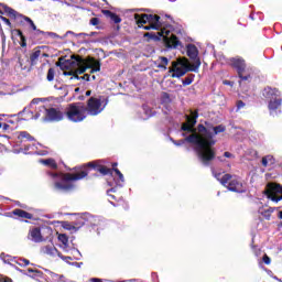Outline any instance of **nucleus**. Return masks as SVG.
<instances>
[{
    "mask_svg": "<svg viewBox=\"0 0 282 282\" xmlns=\"http://www.w3.org/2000/svg\"><path fill=\"white\" fill-rule=\"evenodd\" d=\"M197 118H199V113L197 111H191V115L186 116L187 122L182 124L181 131L192 133L186 137V142L194 144V151L202 165L210 166V162L215 160V150L212 147H214L217 141L215 140V134H213L210 128H206L204 124H198L197 130L195 129Z\"/></svg>",
    "mask_w": 282,
    "mask_h": 282,
    "instance_id": "1",
    "label": "nucleus"
},
{
    "mask_svg": "<svg viewBox=\"0 0 282 282\" xmlns=\"http://www.w3.org/2000/svg\"><path fill=\"white\" fill-rule=\"evenodd\" d=\"M63 72L68 69V72H85L90 69V72H100V59L91 56L83 57L82 55L73 54L70 58L59 57L56 63Z\"/></svg>",
    "mask_w": 282,
    "mask_h": 282,
    "instance_id": "2",
    "label": "nucleus"
},
{
    "mask_svg": "<svg viewBox=\"0 0 282 282\" xmlns=\"http://www.w3.org/2000/svg\"><path fill=\"white\" fill-rule=\"evenodd\" d=\"M187 56L178 57L176 61L172 62V67L169 72H197L202 65V59H199V51L195 44L187 45Z\"/></svg>",
    "mask_w": 282,
    "mask_h": 282,
    "instance_id": "3",
    "label": "nucleus"
},
{
    "mask_svg": "<svg viewBox=\"0 0 282 282\" xmlns=\"http://www.w3.org/2000/svg\"><path fill=\"white\" fill-rule=\"evenodd\" d=\"M48 175L53 180L54 188L57 191V193H69V191H74L75 188L74 182H78V180H85V177L88 175V172L85 170L75 174L48 172Z\"/></svg>",
    "mask_w": 282,
    "mask_h": 282,
    "instance_id": "4",
    "label": "nucleus"
},
{
    "mask_svg": "<svg viewBox=\"0 0 282 282\" xmlns=\"http://www.w3.org/2000/svg\"><path fill=\"white\" fill-rule=\"evenodd\" d=\"M28 113L30 120H39L42 116L44 122H61L65 118V110L61 107L46 108L45 106H39L35 115L32 110H29Z\"/></svg>",
    "mask_w": 282,
    "mask_h": 282,
    "instance_id": "5",
    "label": "nucleus"
},
{
    "mask_svg": "<svg viewBox=\"0 0 282 282\" xmlns=\"http://www.w3.org/2000/svg\"><path fill=\"white\" fill-rule=\"evenodd\" d=\"M64 118L69 122H83L87 118V106L83 102L69 104L64 110Z\"/></svg>",
    "mask_w": 282,
    "mask_h": 282,
    "instance_id": "6",
    "label": "nucleus"
},
{
    "mask_svg": "<svg viewBox=\"0 0 282 282\" xmlns=\"http://www.w3.org/2000/svg\"><path fill=\"white\" fill-rule=\"evenodd\" d=\"M214 176L216 180H218V182H220L223 186L228 184V191H231L232 193H246V187H243V183L238 176H232L230 174L221 175V173L214 174Z\"/></svg>",
    "mask_w": 282,
    "mask_h": 282,
    "instance_id": "7",
    "label": "nucleus"
},
{
    "mask_svg": "<svg viewBox=\"0 0 282 282\" xmlns=\"http://www.w3.org/2000/svg\"><path fill=\"white\" fill-rule=\"evenodd\" d=\"M85 224L91 226L93 228H97V230H102V228L107 226L105 219L98 216H91V214L89 213L79 215L77 220L75 221V226H77V228H80V226H85Z\"/></svg>",
    "mask_w": 282,
    "mask_h": 282,
    "instance_id": "8",
    "label": "nucleus"
},
{
    "mask_svg": "<svg viewBox=\"0 0 282 282\" xmlns=\"http://www.w3.org/2000/svg\"><path fill=\"white\" fill-rule=\"evenodd\" d=\"M109 100L102 97H90L87 101L86 113L87 116H98L105 111Z\"/></svg>",
    "mask_w": 282,
    "mask_h": 282,
    "instance_id": "9",
    "label": "nucleus"
},
{
    "mask_svg": "<svg viewBox=\"0 0 282 282\" xmlns=\"http://www.w3.org/2000/svg\"><path fill=\"white\" fill-rule=\"evenodd\" d=\"M0 8H2L9 19H13V21H19V23H23V21H26V23L30 24L32 30H34L35 34L39 36V29H36V24H34V21H32L29 17L19 13L17 10L8 7V4L3 2H0Z\"/></svg>",
    "mask_w": 282,
    "mask_h": 282,
    "instance_id": "10",
    "label": "nucleus"
},
{
    "mask_svg": "<svg viewBox=\"0 0 282 282\" xmlns=\"http://www.w3.org/2000/svg\"><path fill=\"white\" fill-rule=\"evenodd\" d=\"M160 19L161 18L158 14H134V20L137 21L138 28H142V25H147V23H149L150 25H159V30H161L162 23L160 22Z\"/></svg>",
    "mask_w": 282,
    "mask_h": 282,
    "instance_id": "11",
    "label": "nucleus"
},
{
    "mask_svg": "<svg viewBox=\"0 0 282 282\" xmlns=\"http://www.w3.org/2000/svg\"><path fill=\"white\" fill-rule=\"evenodd\" d=\"M61 76L62 78H67V76H70V80H83L84 83L96 80V75L85 74V72H78V73L63 72Z\"/></svg>",
    "mask_w": 282,
    "mask_h": 282,
    "instance_id": "12",
    "label": "nucleus"
},
{
    "mask_svg": "<svg viewBox=\"0 0 282 282\" xmlns=\"http://www.w3.org/2000/svg\"><path fill=\"white\" fill-rule=\"evenodd\" d=\"M264 194L267 195L268 199L279 204L282 202V185L281 184H273L270 189L265 191Z\"/></svg>",
    "mask_w": 282,
    "mask_h": 282,
    "instance_id": "13",
    "label": "nucleus"
},
{
    "mask_svg": "<svg viewBox=\"0 0 282 282\" xmlns=\"http://www.w3.org/2000/svg\"><path fill=\"white\" fill-rule=\"evenodd\" d=\"M164 34L163 35V43L165 44V47L171 48V50H176V47H180L182 45V42L175 34H171V31H165L164 29ZM171 36L169 37V35Z\"/></svg>",
    "mask_w": 282,
    "mask_h": 282,
    "instance_id": "14",
    "label": "nucleus"
},
{
    "mask_svg": "<svg viewBox=\"0 0 282 282\" xmlns=\"http://www.w3.org/2000/svg\"><path fill=\"white\" fill-rule=\"evenodd\" d=\"M281 105H282L281 96L268 101V109H269L270 116H272L273 118H276V116H280Z\"/></svg>",
    "mask_w": 282,
    "mask_h": 282,
    "instance_id": "15",
    "label": "nucleus"
},
{
    "mask_svg": "<svg viewBox=\"0 0 282 282\" xmlns=\"http://www.w3.org/2000/svg\"><path fill=\"white\" fill-rule=\"evenodd\" d=\"M229 65L232 69H236V72H246V69H248V64L241 56L231 57L229 59Z\"/></svg>",
    "mask_w": 282,
    "mask_h": 282,
    "instance_id": "16",
    "label": "nucleus"
},
{
    "mask_svg": "<svg viewBox=\"0 0 282 282\" xmlns=\"http://www.w3.org/2000/svg\"><path fill=\"white\" fill-rule=\"evenodd\" d=\"M262 96L265 100H268V102H270V100H274V98H280L281 93L279 91L278 88L267 86L262 90Z\"/></svg>",
    "mask_w": 282,
    "mask_h": 282,
    "instance_id": "17",
    "label": "nucleus"
},
{
    "mask_svg": "<svg viewBox=\"0 0 282 282\" xmlns=\"http://www.w3.org/2000/svg\"><path fill=\"white\" fill-rule=\"evenodd\" d=\"M28 237L31 241H34V243H41V241H43V236L39 227L31 229Z\"/></svg>",
    "mask_w": 282,
    "mask_h": 282,
    "instance_id": "18",
    "label": "nucleus"
},
{
    "mask_svg": "<svg viewBox=\"0 0 282 282\" xmlns=\"http://www.w3.org/2000/svg\"><path fill=\"white\" fill-rule=\"evenodd\" d=\"M42 252L43 254H47L48 257H59L61 252L58 251V249H56V247H54V245H47L45 247L42 248Z\"/></svg>",
    "mask_w": 282,
    "mask_h": 282,
    "instance_id": "19",
    "label": "nucleus"
},
{
    "mask_svg": "<svg viewBox=\"0 0 282 282\" xmlns=\"http://www.w3.org/2000/svg\"><path fill=\"white\" fill-rule=\"evenodd\" d=\"M173 100L171 99V96L167 93L161 94V105L166 109V111H171V104Z\"/></svg>",
    "mask_w": 282,
    "mask_h": 282,
    "instance_id": "20",
    "label": "nucleus"
},
{
    "mask_svg": "<svg viewBox=\"0 0 282 282\" xmlns=\"http://www.w3.org/2000/svg\"><path fill=\"white\" fill-rule=\"evenodd\" d=\"M102 14H105V17H107L108 19H110V21H112V23H122V18H120V15H118V13H113L109 10H102Z\"/></svg>",
    "mask_w": 282,
    "mask_h": 282,
    "instance_id": "21",
    "label": "nucleus"
},
{
    "mask_svg": "<svg viewBox=\"0 0 282 282\" xmlns=\"http://www.w3.org/2000/svg\"><path fill=\"white\" fill-rule=\"evenodd\" d=\"M161 36H164V29L158 32V34L153 32H147L143 34V39H148V41H160Z\"/></svg>",
    "mask_w": 282,
    "mask_h": 282,
    "instance_id": "22",
    "label": "nucleus"
},
{
    "mask_svg": "<svg viewBox=\"0 0 282 282\" xmlns=\"http://www.w3.org/2000/svg\"><path fill=\"white\" fill-rule=\"evenodd\" d=\"M113 173L118 176V178L115 180L116 186L122 188L124 186V175L118 169H113Z\"/></svg>",
    "mask_w": 282,
    "mask_h": 282,
    "instance_id": "23",
    "label": "nucleus"
},
{
    "mask_svg": "<svg viewBox=\"0 0 282 282\" xmlns=\"http://www.w3.org/2000/svg\"><path fill=\"white\" fill-rule=\"evenodd\" d=\"M142 110L144 113V117H141L142 120H149V118H153V116H155V111H153L149 105H143Z\"/></svg>",
    "mask_w": 282,
    "mask_h": 282,
    "instance_id": "24",
    "label": "nucleus"
},
{
    "mask_svg": "<svg viewBox=\"0 0 282 282\" xmlns=\"http://www.w3.org/2000/svg\"><path fill=\"white\" fill-rule=\"evenodd\" d=\"M274 156L273 155H265V156H263L262 158V160H261V164H262V166H264V167H268V166H274Z\"/></svg>",
    "mask_w": 282,
    "mask_h": 282,
    "instance_id": "25",
    "label": "nucleus"
},
{
    "mask_svg": "<svg viewBox=\"0 0 282 282\" xmlns=\"http://www.w3.org/2000/svg\"><path fill=\"white\" fill-rule=\"evenodd\" d=\"M12 213L17 217H21L22 219H32V214H30L23 209H14Z\"/></svg>",
    "mask_w": 282,
    "mask_h": 282,
    "instance_id": "26",
    "label": "nucleus"
},
{
    "mask_svg": "<svg viewBox=\"0 0 282 282\" xmlns=\"http://www.w3.org/2000/svg\"><path fill=\"white\" fill-rule=\"evenodd\" d=\"M40 164H44V166H48V169H57L58 166L54 159H42L40 160Z\"/></svg>",
    "mask_w": 282,
    "mask_h": 282,
    "instance_id": "27",
    "label": "nucleus"
},
{
    "mask_svg": "<svg viewBox=\"0 0 282 282\" xmlns=\"http://www.w3.org/2000/svg\"><path fill=\"white\" fill-rule=\"evenodd\" d=\"M20 272H22V274H26V276H39L41 274V271L36 269H28L26 271L20 270Z\"/></svg>",
    "mask_w": 282,
    "mask_h": 282,
    "instance_id": "28",
    "label": "nucleus"
},
{
    "mask_svg": "<svg viewBox=\"0 0 282 282\" xmlns=\"http://www.w3.org/2000/svg\"><path fill=\"white\" fill-rule=\"evenodd\" d=\"M210 131L213 135H218V133H224V131H226V126L219 124V126L213 127L210 128Z\"/></svg>",
    "mask_w": 282,
    "mask_h": 282,
    "instance_id": "29",
    "label": "nucleus"
},
{
    "mask_svg": "<svg viewBox=\"0 0 282 282\" xmlns=\"http://www.w3.org/2000/svg\"><path fill=\"white\" fill-rule=\"evenodd\" d=\"M50 278L53 281H56V282H67V280L65 279V275H59V274L54 273V272H50Z\"/></svg>",
    "mask_w": 282,
    "mask_h": 282,
    "instance_id": "30",
    "label": "nucleus"
},
{
    "mask_svg": "<svg viewBox=\"0 0 282 282\" xmlns=\"http://www.w3.org/2000/svg\"><path fill=\"white\" fill-rule=\"evenodd\" d=\"M0 259L3 261V263H9L10 265L12 263H14V258L12 256H8L6 253H1Z\"/></svg>",
    "mask_w": 282,
    "mask_h": 282,
    "instance_id": "31",
    "label": "nucleus"
},
{
    "mask_svg": "<svg viewBox=\"0 0 282 282\" xmlns=\"http://www.w3.org/2000/svg\"><path fill=\"white\" fill-rule=\"evenodd\" d=\"M19 139H20V140L25 139V140H28L29 142H33L34 137H32V135H31L29 132H26V131H22V132H20V134H19Z\"/></svg>",
    "mask_w": 282,
    "mask_h": 282,
    "instance_id": "32",
    "label": "nucleus"
},
{
    "mask_svg": "<svg viewBox=\"0 0 282 282\" xmlns=\"http://www.w3.org/2000/svg\"><path fill=\"white\" fill-rule=\"evenodd\" d=\"M70 254L75 261H80L83 259V253L78 249H70Z\"/></svg>",
    "mask_w": 282,
    "mask_h": 282,
    "instance_id": "33",
    "label": "nucleus"
},
{
    "mask_svg": "<svg viewBox=\"0 0 282 282\" xmlns=\"http://www.w3.org/2000/svg\"><path fill=\"white\" fill-rule=\"evenodd\" d=\"M37 35H41V36H51V39H58V34L54 33V32H45V31H41V30H37Z\"/></svg>",
    "mask_w": 282,
    "mask_h": 282,
    "instance_id": "34",
    "label": "nucleus"
},
{
    "mask_svg": "<svg viewBox=\"0 0 282 282\" xmlns=\"http://www.w3.org/2000/svg\"><path fill=\"white\" fill-rule=\"evenodd\" d=\"M97 171L101 173V175H113V169L101 166V167H98Z\"/></svg>",
    "mask_w": 282,
    "mask_h": 282,
    "instance_id": "35",
    "label": "nucleus"
},
{
    "mask_svg": "<svg viewBox=\"0 0 282 282\" xmlns=\"http://www.w3.org/2000/svg\"><path fill=\"white\" fill-rule=\"evenodd\" d=\"M14 263H18V265H30V260L25 258H13Z\"/></svg>",
    "mask_w": 282,
    "mask_h": 282,
    "instance_id": "36",
    "label": "nucleus"
},
{
    "mask_svg": "<svg viewBox=\"0 0 282 282\" xmlns=\"http://www.w3.org/2000/svg\"><path fill=\"white\" fill-rule=\"evenodd\" d=\"M41 56V50H35L31 55H30V61L31 63H34L39 61V57Z\"/></svg>",
    "mask_w": 282,
    "mask_h": 282,
    "instance_id": "37",
    "label": "nucleus"
},
{
    "mask_svg": "<svg viewBox=\"0 0 282 282\" xmlns=\"http://www.w3.org/2000/svg\"><path fill=\"white\" fill-rule=\"evenodd\" d=\"M58 241H61V243H63L62 246H67L69 243V238L67 237V235L61 234L58 236Z\"/></svg>",
    "mask_w": 282,
    "mask_h": 282,
    "instance_id": "38",
    "label": "nucleus"
},
{
    "mask_svg": "<svg viewBox=\"0 0 282 282\" xmlns=\"http://www.w3.org/2000/svg\"><path fill=\"white\" fill-rule=\"evenodd\" d=\"M45 100H47L46 98H34L32 99L31 104H30V109H34V105H39V102H45Z\"/></svg>",
    "mask_w": 282,
    "mask_h": 282,
    "instance_id": "39",
    "label": "nucleus"
},
{
    "mask_svg": "<svg viewBox=\"0 0 282 282\" xmlns=\"http://www.w3.org/2000/svg\"><path fill=\"white\" fill-rule=\"evenodd\" d=\"M141 25V28H143V30H147V31H149V30H160V25H156V24H149V25H145L144 26V24H140Z\"/></svg>",
    "mask_w": 282,
    "mask_h": 282,
    "instance_id": "40",
    "label": "nucleus"
},
{
    "mask_svg": "<svg viewBox=\"0 0 282 282\" xmlns=\"http://www.w3.org/2000/svg\"><path fill=\"white\" fill-rule=\"evenodd\" d=\"M59 259H62V261H65V263H69L72 264L69 261H73L74 258L69 257V256H63V253H59Z\"/></svg>",
    "mask_w": 282,
    "mask_h": 282,
    "instance_id": "41",
    "label": "nucleus"
},
{
    "mask_svg": "<svg viewBox=\"0 0 282 282\" xmlns=\"http://www.w3.org/2000/svg\"><path fill=\"white\" fill-rule=\"evenodd\" d=\"M166 65H169V58L161 57V64L159 65V67L166 69Z\"/></svg>",
    "mask_w": 282,
    "mask_h": 282,
    "instance_id": "42",
    "label": "nucleus"
},
{
    "mask_svg": "<svg viewBox=\"0 0 282 282\" xmlns=\"http://www.w3.org/2000/svg\"><path fill=\"white\" fill-rule=\"evenodd\" d=\"M236 111H241V109H243V107H246V102H243L242 100H238L236 104Z\"/></svg>",
    "mask_w": 282,
    "mask_h": 282,
    "instance_id": "43",
    "label": "nucleus"
},
{
    "mask_svg": "<svg viewBox=\"0 0 282 282\" xmlns=\"http://www.w3.org/2000/svg\"><path fill=\"white\" fill-rule=\"evenodd\" d=\"M258 213H260V215H262V217H264V219L270 220L271 214H269L267 212V209H264V210L259 209Z\"/></svg>",
    "mask_w": 282,
    "mask_h": 282,
    "instance_id": "44",
    "label": "nucleus"
},
{
    "mask_svg": "<svg viewBox=\"0 0 282 282\" xmlns=\"http://www.w3.org/2000/svg\"><path fill=\"white\" fill-rule=\"evenodd\" d=\"M171 141L173 142V144H175V147H182L185 142H188V141H186V138L183 140H180V141H175V140L171 139Z\"/></svg>",
    "mask_w": 282,
    "mask_h": 282,
    "instance_id": "45",
    "label": "nucleus"
},
{
    "mask_svg": "<svg viewBox=\"0 0 282 282\" xmlns=\"http://www.w3.org/2000/svg\"><path fill=\"white\" fill-rule=\"evenodd\" d=\"M69 34H72L73 36H87V34L86 33H74L73 31H67L66 33H65V36H69Z\"/></svg>",
    "mask_w": 282,
    "mask_h": 282,
    "instance_id": "46",
    "label": "nucleus"
},
{
    "mask_svg": "<svg viewBox=\"0 0 282 282\" xmlns=\"http://www.w3.org/2000/svg\"><path fill=\"white\" fill-rule=\"evenodd\" d=\"M193 75H189L188 77H186L185 79H183V85H191V83H193Z\"/></svg>",
    "mask_w": 282,
    "mask_h": 282,
    "instance_id": "47",
    "label": "nucleus"
},
{
    "mask_svg": "<svg viewBox=\"0 0 282 282\" xmlns=\"http://www.w3.org/2000/svg\"><path fill=\"white\" fill-rule=\"evenodd\" d=\"M238 76H239L240 80H249V78H250V76L246 75V73H243V72H239Z\"/></svg>",
    "mask_w": 282,
    "mask_h": 282,
    "instance_id": "48",
    "label": "nucleus"
},
{
    "mask_svg": "<svg viewBox=\"0 0 282 282\" xmlns=\"http://www.w3.org/2000/svg\"><path fill=\"white\" fill-rule=\"evenodd\" d=\"M56 76V73L54 72H48L47 76H46V80H48V83H52V80H54V77Z\"/></svg>",
    "mask_w": 282,
    "mask_h": 282,
    "instance_id": "49",
    "label": "nucleus"
},
{
    "mask_svg": "<svg viewBox=\"0 0 282 282\" xmlns=\"http://www.w3.org/2000/svg\"><path fill=\"white\" fill-rule=\"evenodd\" d=\"M185 75H186V72L172 73L173 78H182V76H185Z\"/></svg>",
    "mask_w": 282,
    "mask_h": 282,
    "instance_id": "50",
    "label": "nucleus"
},
{
    "mask_svg": "<svg viewBox=\"0 0 282 282\" xmlns=\"http://www.w3.org/2000/svg\"><path fill=\"white\" fill-rule=\"evenodd\" d=\"M62 250L66 252V254H72V249H69V245H62Z\"/></svg>",
    "mask_w": 282,
    "mask_h": 282,
    "instance_id": "51",
    "label": "nucleus"
},
{
    "mask_svg": "<svg viewBox=\"0 0 282 282\" xmlns=\"http://www.w3.org/2000/svg\"><path fill=\"white\" fill-rule=\"evenodd\" d=\"M20 41H21L20 43L21 47H28V40L25 39V35H22L20 37Z\"/></svg>",
    "mask_w": 282,
    "mask_h": 282,
    "instance_id": "52",
    "label": "nucleus"
},
{
    "mask_svg": "<svg viewBox=\"0 0 282 282\" xmlns=\"http://www.w3.org/2000/svg\"><path fill=\"white\" fill-rule=\"evenodd\" d=\"M90 25H94V26L100 25V19H98V18H91V19H90Z\"/></svg>",
    "mask_w": 282,
    "mask_h": 282,
    "instance_id": "53",
    "label": "nucleus"
},
{
    "mask_svg": "<svg viewBox=\"0 0 282 282\" xmlns=\"http://www.w3.org/2000/svg\"><path fill=\"white\" fill-rule=\"evenodd\" d=\"M1 21L8 25V28H12V22H10V19L6 17H0Z\"/></svg>",
    "mask_w": 282,
    "mask_h": 282,
    "instance_id": "54",
    "label": "nucleus"
},
{
    "mask_svg": "<svg viewBox=\"0 0 282 282\" xmlns=\"http://www.w3.org/2000/svg\"><path fill=\"white\" fill-rule=\"evenodd\" d=\"M262 261L263 263H265V265H270L272 260L270 259V257H268V254H264Z\"/></svg>",
    "mask_w": 282,
    "mask_h": 282,
    "instance_id": "55",
    "label": "nucleus"
},
{
    "mask_svg": "<svg viewBox=\"0 0 282 282\" xmlns=\"http://www.w3.org/2000/svg\"><path fill=\"white\" fill-rule=\"evenodd\" d=\"M13 32H15V34L18 36H20V39L23 36V31L22 30L15 29Z\"/></svg>",
    "mask_w": 282,
    "mask_h": 282,
    "instance_id": "56",
    "label": "nucleus"
},
{
    "mask_svg": "<svg viewBox=\"0 0 282 282\" xmlns=\"http://www.w3.org/2000/svg\"><path fill=\"white\" fill-rule=\"evenodd\" d=\"M224 156L225 158H235V155L232 153H230V152H225Z\"/></svg>",
    "mask_w": 282,
    "mask_h": 282,
    "instance_id": "57",
    "label": "nucleus"
},
{
    "mask_svg": "<svg viewBox=\"0 0 282 282\" xmlns=\"http://www.w3.org/2000/svg\"><path fill=\"white\" fill-rule=\"evenodd\" d=\"M265 210H267V213H269L270 215H272V213H274V210H276V208L270 207V208H268V209H265Z\"/></svg>",
    "mask_w": 282,
    "mask_h": 282,
    "instance_id": "58",
    "label": "nucleus"
},
{
    "mask_svg": "<svg viewBox=\"0 0 282 282\" xmlns=\"http://www.w3.org/2000/svg\"><path fill=\"white\" fill-rule=\"evenodd\" d=\"M223 84L225 85H229V87H232V85H235L230 80H224Z\"/></svg>",
    "mask_w": 282,
    "mask_h": 282,
    "instance_id": "59",
    "label": "nucleus"
},
{
    "mask_svg": "<svg viewBox=\"0 0 282 282\" xmlns=\"http://www.w3.org/2000/svg\"><path fill=\"white\" fill-rule=\"evenodd\" d=\"M2 129H3V131H8V129H10V124L3 123Z\"/></svg>",
    "mask_w": 282,
    "mask_h": 282,
    "instance_id": "60",
    "label": "nucleus"
},
{
    "mask_svg": "<svg viewBox=\"0 0 282 282\" xmlns=\"http://www.w3.org/2000/svg\"><path fill=\"white\" fill-rule=\"evenodd\" d=\"M87 166H89L90 169H96V163L89 162L87 163Z\"/></svg>",
    "mask_w": 282,
    "mask_h": 282,
    "instance_id": "61",
    "label": "nucleus"
},
{
    "mask_svg": "<svg viewBox=\"0 0 282 282\" xmlns=\"http://www.w3.org/2000/svg\"><path fill=\"white\" fill-rule=\"evenodd\" d=\"M70 265H76L77 268H80V265H83V262L78 263V262H73L70 263Z\"/></svg>",
    "mask_w": 282,
    "mask_h": 282,
    "instance_id": "62",
    "label": "nucleus"
},
{
    "mask_svg": "<svg viewBox=\"0 0 282 282\" xmlns=\"http://www.w3.org/2000/svg\"><path fill=\"white\" fill-rule=\"evenodd\" d=\"M109 193H116V187H112V188L108 189L107 195H109Z\"/></svg>",
    "mask_w": 282,
    "mask_h": 282,
    "instance_id": "63",
    "label": "nucleus"
},
{
    "mask_svg": "<svg viewBox=\"0 0 282 282\" xmlns=\"http://www.w3.org/2000/svg\"><path fill=\"white\" fill-rule=\"evenodd\" d=\"M279 219H282V210L279 212Z\"/></svg>",
    "mask_w": 282,
    "mask_h": 282,
    "instance_id": "64",
    "label": "nucleus"
}]
</instances>
